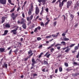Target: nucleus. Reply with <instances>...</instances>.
<instances>
[{
    "label": "nucleus",
    "mask_w": 79,
    "mask_h": 79,
    "mask_svg": "<svg viewBox=\"0 0 79 79\" xmlns=\"http://www.w3.org/2000/svg\"><path fill=\"white\" fill-rule=\"evenodd\" d=\"M33 19V15H31L30 17H27V19L28 21H29L28 22L27 24V26H29L31 24V20Z\"/></svg>",
    "instance_id": "obj_1"
},
{
    "label": "nucleus",
    "mask_w": 79,
    "mask_h": 79,
    "mask_svg": "<svg viewBox=\"0 0 79 79\" xmlns=\"http://www.w3.org/2000/svg\"><path fill=\"white\" fill-rule=\"evenodd\" d=\"M40 12V10L39 8V7L37 6V5H36V6L35 8V14L36 15H38L39 12Z\"/></svg>",
    "instance_id": "obj_2"
},
{
    "label": "nucleus",
    "mask_w": 79,
    "mask_h": 79,
    "mask_svg": "<svg viewBox=\"0 0 79 79\" xmlns=\"http://www.w3.org/2000/svg\"><path fill=\"white\" fill-rule=\"evenodd\" d=\"M18 16V14H16L15 15V13H12L11 15V17L13 19V20H15V19Z\"/></svg>",
    "instance_id": "obj_3"
},
{
    "label": "nucleus",
    "mask_w": 79,
    "mask_h": 79,
    "mask_svg": "<svg viewBox=\"0 0 79 79\" xmlns=\"http://www.w3.org/2000/svg\"><path fill=\"white\" fill-rule=\"evenodd\" d=\"M17 31V29H14L12 30L11 31H10V33H13L14 35H16L17 34V32L16 31Z\"/></svg>",
    "instance_id": "obj_4"
},
{
    "label": "nucleus",
    "mask_w": 79,
    "mask_h": 79,
    "mask_svg": "<svg viewBox=\"0 0 79 79\" xmlns=\"http://www.w3.org/2000/svg\"><path fill=\"white\" fill-rule=\"evenodd\" d=\"M17 23L19 24H23V23H24V19L22 18L20 21V22L19 21V20L17 21Z\"/></svg>",
    "instance_id": "obj_5"
},
{
    "label": "nucleus",
    "mask_w": 79,
    "mask_h": 79,
    "mask_svg": "<svg viewBox=\"0 0 79 79\" xmlns=\"http://www.w3.org/2000/svg\"><path fill=\"white\" fill-rule=\"evenodd\" d=\"M41 27H40V26H38V27H37L36 28H35V29L34 31V32H36V33H37V32H38V30H39V31H40V29H41Z\"/></svg>",
    "instance_id": "obj_6"
},
{
    "label": "nucleus",
    "mask_w": 79,
    "mask_h": 79,
    "mask_svg": "<svg viewBox=\"0 0 79 79\" xmlns=\"http://www.w3.org/2000/svg\"><path fill=\"white\" fill-rule=\"evenodd\" d=\"M0 3L2 5H5L6 3V0H0Z\"/></svg>",
    "instance_id": "obj_7"
},
{
    "label": "nucleus",
    "mask_w": 79,
    "mask_h": 79,
    "mask_svg": "<svg viewBox=\"0 0 79 79\" xmlns=\"http://www.w3.org/2000/svg\"><path fill=\"white\" fill-rule=\"evenodd\" d=\"M71 3H72V1H68L67 4V8H69V7L70 6V5H71Z\"/></svg>",
    "instance_id": "obj_8"
},
{
    "label": "nucleus",
    "mask_w": 79,
    "mask_h": 79,
    "mask_svg": "<svg viewBox=\"0 0 79 79\" xmlns=\"http://www.w3.org/2000/svg\"><path fill=\"white\" fill-rule=\"evenodd\" d=\"M61 0H58V2H59V7H61L62 6H63L64 5V3H63V2H61L60 1H61Z\"/></svg>",
    "instance_id": "obj_9"
},
{
    "label": "nucleus",
    "mask_w": 79,
    "mask_h": 79,
    "mask_svg": "<svg viewBox=\"0 0 79 79\" xmlns=\"http://www.w3.org/2000/svg\"><path fill=\"white\" fill-rule=\"evenodd\" d=\"M38 2L39 3H41L42 2L43 5L45 4V0H38Z\"/></svg>",
    "instance_id": "obj_10"
},
{
    "label": "nucleus",
    "mask_w": 79,
    "mask_h": 79,
    "mask_svg": "<svg viewBox=\"0 0 79 79\" xmlns=\"http://www.w3.org/2000/svg\"><path fill=\"white\" fill-rule=\"evenodd\" d=\"M49 52H47L46 54L44 55V56H46L47 58H49V57H50V56L51 55V54H49ZM48 54H49L48 55Z\"/></svg>",
    "instance_id": "obj_11"
},
{
    "label": "nucleus",
    "mask_w": 79,
    "mask_h": 79,
    "mask_svg": "<svg viewBox=\"0 0 79 79\" xmlns=\"http://www.w3.org/2000/svg\"><path fill=\"white\" fill-rule=\"evenodd\" d=\"M31 61L32 62L31 65L32 66H34V65L36 63V62L35 61V59H34V58H32L31 60Z\"/></svg>",
    "instance_id": "obj_12"
},
{
    "label": "nucleus",
    "mask_w": 79,
    "mask_h": 79,
    "mask_svg": "<svg viewBox=\"0 0 79 79\" xmlns=\"http://www.w3.org/2000/svg\"><path fill=\"white\" fill-rule=\"evenodd\" d=\"M5 19H6V17H3L2 18V21L1 23H3L4 22H5Z\"/></svg>",
    "instance_id": "obj_13"
},
{
    "label": "nucleus",
    "mask_w": 79,
    "mask_h": 79,
    "mask_svg": "<svg viewBox=\"0 0 79 79\" xmlns=\"http://www.w3.org/2000/svg\"><path fill=\"white\" fill-rule=\"evenodd\" d=\"M8 31L7 30H5L4 31V34H2V35H6L8 33Z\"/></svg>",
    "instance_id": "obj_14"
},
{
    "label": "nucleus",
    "mask_w": 79,
    "mask_h": 79,
    "mask_svg": "<svg viewBox=\"0 0 79 79\" xmlns=\"http://www.w3.org/2000/svg\"><path fill=\"white\" fill-rule=\"evenodd\" d=\"M61 45H66V43L64 41H62L60 42Z\"/></svg>",
    "instance_id": "obj_15"
},
{
    "label": "nucleus",
    "mask_w": 79,
    "mask_h": 79,
    "mask_svg": "<svg viewBox=\"0 0 79 79\" xmlns=\"http://www.w3.org/2000/svg\"><path fill=\"white\" fill-rule=\"evenodd\" d=\"M5 27L6 28H10V24L7 23L5 25Z\"/></svg>",
    "instance_id": "obj_16"
},
{
    "label": "nucleus",
    "mask_w": 79,
    "mask_h": 79,
    "mask_svg": "<svg viewBox=\"0 0 79 79\" xmlns=\"http://www.w3.org/2000/svg\"><path fill=\"white\" fill-rule=\"evenodd\" d=\"M32 10H30V9L29 10V11L28 12V15H29L30 16V15H32Z\"/></svg>",
    "instance_id": "obj_17"
},
{
    "label": "nucleus",
    "mask_w": 79,
    "mask_h": 79,
    "mask_svg": "<svg viewBox=\"0 0 79 79\" xmlns=\"http://www.w3.org/2000/svg\"><path fill=\"white\" fill-rule=\"evenodd\" d=\"M22 27L23 29H26V24L23 23L22 25Z\"/></svg>",
    "instance_id": "obj_18"
},
{
    "label": "nucleus",
    "mask_w": 79,
    "mask_h": 79,
    "mask_svg": "<svg viewBox=\"0 0 79 79\" xmlns=\"http://www.w3.org/2000/svg\"><path fill=\"white\" fill-rule=\"evenodd\" d=\"M4 51H5V49L4 48H0V52H4Z\"/></svg>",
    "instance_id": "obj_19"
},
{
    "label": "nucleus",
    "mask_w": 79,
    "mask_h": 79,
    "mask_svg": "<svg viewBox=\"0 0 79 79\" xmlns=\"http://www.w3.org/2000/svg\"><path fill=\"white\" fill-rule=\"evenodd\" d=\"M79 75V73H76L75 74H73V76H78Z\"/></svg>",
    "instance_id": "obj_20"
},
{
    "label": "nucleus",
    "mask_w": 79,
    "mask_h": 79,
    "mask_svg": "<svg viewBox=\"0 0 79 79\" xmlns=\"http://www.w3.org/2000/svg\"><path fill=\"white\" fill-rule=\"evenodd\" d=\"M31 8L30 9V10L33 11V8H34V6H33V5L31 4Z\"/></svg>",
    "instance_id": "obj_21"
},
{
    "label": "nucleus",
    "mask_w": 79,
    "mask_h": 79,
    "mask_svg": "<svg viewBox=\"0 0 79 79\" xmlns=\"http://www.w3.org/2000/svg\"><path fill=\"white\" fill-rule=\"evenodd\" d=\"M3 66H4V67H5V68L6 69L8 67V64H7L4 63V64Z\"/></svg>",
    "instance_id": "obj_22"
},
{
    "label": "nucleus",
    "mask_w": 79,
    "mask_h": 79,
    "mask_svg": "<svg viewBox=\"0 0 79 79\" xmlns=\"http://www.w3.org/2000/svg\"><path fill=\"white\" fill-rule=\"evenodd\" d=\"M73 64L74 65H76V66H79V64L76 62H73Z\"/></svg>",
    "instance_id": "obj_23"
},
{
    "label": "nucleus",
    "mask_w": 79,
    "mask_h": 79,
    "mask_svg": "<svg viewBox=\"0 0 79 79\" xmlns=\"http://www.w3.org/2000/svg\"><path fill=\"white\" fill-rule=\"evenodd\" d=\"M63 40H64V41H68L69 40V39L68 38H65L63 39Z\"/></svg>",
    "instance_id": "obj_24"
},
{
    "label": "nucleus",
    "mask_w": 79,
    "mask_h": 79,
    "mask_svg": "<svg viewBox=\"0 0 79 79\" xmlns=\"http://www.w3.org/2000/svg\"><path fill=\"white\" fill-rule=\"evenodd\" d=\"M71 50V49L70 48H69L67 49L65 51V52H69V51Z\"/></svg>",
    "instance_id": "obj_25"
},
{
    "label": "nucleus",
    "mask_w": 79,
    "mask_h": 79,
    "mask_svg": "<svg viewBox=\"0 0 79 79\" xmlns=\"http://www.w3.org/2000/svg\"><path fill=\"white\" fill-rule=\"evenodd\" d=\"M43 53H44L43 52L41 53L40 54V55H39V56H38V58H40V57H41V56H42V55H43Z\"/></svg>",
    "instance_id": "obj_26"
},
{
    "label": "nucleus",
    "mask_w": 79,
    "mask_h": 79,
    "mask_svg": "<svg viewBox=\"0 0 79 79\" xmlns=\"http://www.w3.org/2000/svg\"><path fill=\"white\" fill-rule=\"evenodd\" d=\"M59 69L60 72H61L63 71V69L61 67H60Z\"/></svg>",
    "instance_id": "obj_27"
},
{
    "label": "nucleus",
    "mask_w": 79,
    "mask_h": 79,
    "mask_svg": "<svg viewBox=\"0 0 79 79\" xmlns=\"http://www.w3.org/2000/svg\"><path fill=\"white\" fill-rule=\"evenodd\" d=\"M49 22H50V20H48V21L45 23V26L47 25V24H48V23H49Z\"/></svg>",
    "instance_id": "obj_28"
},
{
    "label": "nucleus",
    "mask_w": 79,
    "mask_h": 79,
    "mask_svg": "<svg viewBox=\"0 0 79 79\" xmlns=\"http://www.w3.org/2000/svg\"><path fill=\"white\" fill-rule=\"evenodd\" d=\"M52 37H58V35L52 34Z\"/></svg>",
    "instance_id": "obj_29"
},
{
    "label": "nucleus",
    "mask_w": 79,
    "mask_h": 79,
    "mask_svg": "<svg viewBox=\"0 0 79 79\" xmlns=\"http://www.w3.org/2000/svg\"><path fill=\"white\" fill-rule=\"evenodd\" d=\"M58 46H61V44H56L55 46V47H58Z\"/></svg>",
    "instance_id": "obj_30"
},
{
    "label": "nucleus",
    "mask_w": 79,
    "mask_h": 79,
    "mask_svg": "<svg viewBox=\"0 0 79 79\" xmlns=\"http://www.w3.org/2000/svg\"><path fill=\"white\" fill-rule=\"evenodd\" d=\"M44 64H48V62H47V61L45 60L44 61Z\"/></svg>",
    "instance_id": "obj_31"
},
{
    "label": "nucleus",
    "mask_w": 79,
    "mask_h": 79,
    "mask_svg": "<svg viewBox=\"0 0 79 79\" xmlns=\"http://www.w3.org/2000/svg\"><path fill=\"white\" fill-rule=\"evenodd\" d=\"M32 53V51L30 50L28 52V54L29 55V54H31V53Z\"/></svg>",
    "instance_id": "obj_32"
},
{
    "label": "nucleus",
    "mask_w": 79,
    "mask_h": 79,
    "mask_svg": "<svg viewBox=\"0 0 79 79\" xmlns=\"http://www.w3.org/2000/svg\"><path fill=\"white\" fill-rule=\"evenodd\" d=\"M54 50H55V49H54V48H52L50 49L51 52H53Z\"/></svg>",
    "instance_id": "obj_33"
},
{
    "label": "nucleus",
    "mask_w": 79,
    "mask_h": 79,
    "mask_svg": "<svg viewBox=\"0 0 79 79\" xmlns=\"http://www.w3.org/2000/svg\"><path fill=\"white\" fill-rule=\"evenodd\" d=\"M51 37H52L51 35H50L49 36H47L46 37V38H47V39H49Z\"/></svg>",
    "instance_id": "obj_34"
},
{
    "label": "nucleus",
    "mask_w": 79,
    "mask_h": 79,
    "mask_svg": "<svg viewBox=\"0 0 79 79\" xmlns=\"http://www.w3.org/2000/svg\"><path fill=\"white\" fill-rule=\"evenodd\" d=\"M64 65L65 66H66V67H68V64L67 63H65Z\"/></svg>",
    "instance_id": "obj_35"
},
{
    "label": "nucleus",
    "mask_w": 79,
    "mask_h": 79,
    "mask_svg": "<svg viewBox=\"0 0 79 79\" xmlns=\"http://www.w3.org/2000/svg\"><path fill=\"white\" fill-rule=\"evenodd\" d=\"M37 40L38 41H39L41 40V38L40 37H38L37 38Z\"/></svg>",
    "instance_id": "obj_36"
},
{
    "label": "nucleus",
    "mask_w": 79,
    "mask_h": 79,
    "mask_svg": "<svg viewBox=\"0 0 79 79\" xmlns=\"http://www.w3.org/2000/svg\"><path fill=\"white\" fill-rule=\"evenodd\" d=\"M75 45H76V44H72L70 46V47H73Z\"/></svg>",
    "instance_id": "obj_37"
},
{
    "label": "nucleus",
    "mask_w": 79,
    "mask_h": 79,
    "mask_svg": "<svg viewBox=\"0 0 79 79\" xmlns=\"http://www.w3.org/2000/svg\"><path fill=\"white\" fill-rule=\"evenodd\" d=\"M62 36L63 37H64V36H65L66 35V33L64 32L62 34Z\"/></svg>",
    "instance_id": "obj_38"
},
{
    "label": "nucleus",
    "mask_w": 79,
    "mask_h": 79,
    "mask_svg": "<svg viewBox=\"0 0 79 79\" xmlns=\"http://www.w3.org/2000/svg\"><path fill=\"white\" fill-rule=\"evenodd\" d=\"M15 7H14L12 10H11L10 11V13H12L14 11H15Z\"/></svg>",
    "instance_id": "obj_39"
},
{
    "label": "nucleus",
    "mask_w": 79,
    "mask_h": 79,
    "mask_svg": "<svg viewBox=\"0 0 79 79\" xmlns=\"http://www.w3.org/2000/svg\"><path fill=\"white\" fill-rule=\"evenodd\" d=\"M74 49H75V50H76L78 49V47L77 46H75L74 48Z\"/></svg>",
    "instance_id": "obj_40"
},
{
    "label": "nucleus",
    "mask_w": 79,
    "mask_h": 79,
    "mask_svg": "<svg viewBox=\"0 0 79 79\" xmlns=\"http://www.w3.org/2000/svg\"><path fill=\"white\" fill-rule=\"evenodd\" d=\"M53 76V75H49V78H50V79H52V76Z\"/></svg>",
    "instance_id": "obj_41"
},
{
    "label": "nucleus",
    "mask_w": 79,
    "mask_h": 79,
    "mask_svg": "<svg viewBox=\"0 0 79 79\" xmlns=\"http://www.w3.org/2000/svg\"><path fill=\"white\" fill-rule=\"evenodd\" d=\"M53 25H54V26H56V22L55 21V22H54Z\"/></svg>",
    "instance_id": "obj_42"
},
{
    "label": "nucleus",
    "mask_w": 79,
    "mask_h": 79,
    "mask_svg": "<svg viewBox=\"0 0 79 79\" xmlns=\"http://www.w3.org/2000/svg\"><path fill=\"white\" fill-rule=\"evenodd\" d=\"M12 52V50H10L9 53V54L10 55L11 54V52Z\"/></svg>",
    "instance_id": "obj_43"
},
{
    "label": "nucleus",
    "mask_w": 79,
    "mask_h": 79,
    "mask_svg": "<svg viewBox=\"0 0 79 79\" xmlns=\"http://www.w3.org/2000/svg\"><path fill=\"white\" fill-rule=\"evenodd\" d=\"M40 25L41 26H44V24L43 22H41Z\"/></svg>",
    "instance_id": "obj_44"
},
{
    "label": "nucleus",
    "mask_w": 79,
    "mask_h": 79,
    "mask_svg": "<svg viewBox=\"0 0 79 79\" xmlns=\"http://www.w3.org/2000/svg\"><path fill=\"white\" fill-rule=\"evenodd\" d=\"M66 2H67V0H63L62 2L64 4V3H65Z\"/></svg>",
    "instance_id": "obj_45"
},
{
    "label": "nucleus",
    "mask_w": 79,
    "mask_h": 79,
    "mask_svg": "<svg viewBox=\"0 0 79 79\" xmlns=\"http://www.w3.org/2000/svg\"><path fill=\"white\" fill-rule=\"evenodd\" d=\"M29 58V57H27V58H24V61H27V59Z\"/></svg>",
    "instance_id": "obj_46"
},
{
    "label": "nucleus",
    "mask_w": 79,
    "mask_h": 79,
    "mask_svg": "<svg viewBox=\"0 0 79 79\" xmlns=\"http://www.w3.org/2000/svg\"><path fill=\"white\" fill-rule=\"evenodd\" d=\"M18 50L16 49L14 51V52H15L16 54V53L17 52H18Z\"/></svg>",
    "instance_id": "obj_47"
},
{
    "label": "nucleus",
    "mask_w": 79,
    "mask_h": 79,
    "mask_svg": "<svg viewBox=\"0 0 79 79\" xmlns=\"http://www.w3.org/2000/svg\"><path fill=\"white\" fill-rule=\"evenodd\" d=\"M79 52H78V54L77 55L76 58H79Z\"/></svg>",
    "instance_id": "obj_48"
},
{
    "label": "nucleus",
    "mask_w": 79,
    "mask_h": 79,
    "mask_svg": "<svg viewBox=\"0 0 79 79\" xmlns=\"http://www.w3.org/2000/svg\"><path fill=\"white\" fill-rule=\"evenodd\" d=\"M55 45V43H54L53 44L51 45V47H53L54 45Z\"/></svg>",
    "instance_id": "obj_49"
},
{
    "label": "nucleus",
    "mask_w": 79,
    "mask_h": 79,
    "mask_svg": "<svg viewBox=\"0 0 79 79\" xmlns=\"http://www.w3.org/2000/svg\"><path fill=\"white\" fill-rule=\"evenodd\" d=\"M33 77H35V76H37V74L36 73L33 74Z\"/></svg>",
    "instance_id": "obj_50"
},
{
    "label": "nucleus",
    "mask_w": 79,
    "mask_h": 79,
    "mask_svg": "<svg viewBox=\"0 0 79 79\" xmlns=\"http://www.w3.org/2000/svg\"><path fill=\"white\" fill-rule=\"evenodd\" d=\"M22 16L23 18L25 17V15H24V14L23 13H22Z\"/></svg>",
    "instance_id": "obj_51"
},
{
    "label": "nucleus",
    "mask_w": 79,
    "mask_h": 79,
    "mask_svg": "<svg viewBox=\"0 0 79 79\" xmlns=\"http://www.w3.org/2000/svg\"><path fill=\"white\" fill-rule=\"evenodd\" d=\"M20 10V6H19L17 9V11H19V10Z\"/></svg>",
    "instance_id": "obj_52"
},
{
    "label": "nucleus",
    "mask_w": 79,
    "mask_h": 79,
    "mask_svg": "<svg viewBox=\"0 0 79 79\" xmlns=\"http://www.w3.org/2000/svg\"><path fill=\"white\" fill-rule=\"evenodd\" d=\"M60 48H61V47H60V46H58L57 47V50H60Z\"/></svg>",
    "instance_id": "obj_53"
},
{
    "label": "nucleus",
    "mask_w": 79,
    "mask_h": 79,
    "mask_svg": "<svg viewBox=\"0 0 79 79\" xmlns=\"http://www.w3.org/2000/svg\"><path fill=\"white\" fill-rule=\"evenodd\" d=\"M70 17L71 18H74V15H73L72 14H71L70 15Z\"/></svg>",
    "instance_id": "obj_54"
},
{
    "label": "nucleus",
    "mask_w": 79,
    "mask_h": 79,
    "mask_svg": "<svg viewBox=\"0 0 79 79\" xmlns=\"http://www.w3.org/2000/svg\"><path fill=\"white\" fill-rule=\"evenodd\" d=\"M62 17H63L64 21H65V17L64 15H62Z\"/></svg>",
    "instance_id": "obj_55"
},
{
    "label": "nucleus",
    "mask_w": 79,
    "mask_h": 79,
    "mask_svg": "<svg viewBox=\"0 0 79 79\" xmlns=\"http://www.w3.org/2000/svg\"><path fill=\"white\" fill-rule=\"evenodd\" d=\"M58 69H56L55 70V73H57V72H58Z\"/></svg>",
    "instance_id": "obj_56"
},
{
    "label": "nucleus",
    "mask_w": 79,
    "mask_h": 79,
    "mask_svg": "<svg viewBox=\"0 0 79 79\" xmlns=\"http://www.w3.org/2000/svg\"><path fill=\"white\" fill-rule=\"evenodd\" d=\"M8 2L10 4L11 2V0H8Z\"/></svg>",
    "instance_id": "obj_57"
},
{
    "label": "nucleus",
    "mask_w": 79,
    "mask_h": 79,
    "mask_svg": "<svg viewBox=\"0 0 79 79\" xmlns=\"http://www.w3.org/2000/svg\"><path fill=\"white\" fill-rule=\"evenodd\" d=\"M46 12L48 13V8H47L46 9Z\"/></svg>",
    "instance_id": "obj_58"
},
{
    "label": "nucleus",
    "mask_w": 79,
    "mask_h": 79,
    "mask_svg": "<svg viewBox=\"0 0 79 79\" xmlns=\"http://www.w3.org/2000/svg\"><path fill=\"white\" fill-rule=\"evenodd\" d=\"M78 25V24L77 23L76 24L75 26H74V27H77V26Z\"/></svg>",
    "instance_id": "obj_59"
},
{
    "label": "nucleus",
    "mask_w": 79,
    "mask_h": 79,
    "mask_svg": "<svg viewBox=\"0 0 79 79\" xmlns=\"http://www.w3.org/2000/svg\"><path fill=\"white\" fill-rule=\"evenodd\" d=\"M45 69H44L42 70V71L43 72H45L46 71H45Z\"/></svg>",
    "instance_id": "obj_60"
},
{
    "label": "nucleus",
    "mask_w": 79,
    "mask_h": 79,
    "mask_svg": "<svg viewBox=\"0 0 79 79\" xmlns=\"http://www.w3.org/2000/svg\"><path fill=\"white\" fill-rule=\"evenodd\" d=\"M32 55H33V53H31L29 55V56L31 57V56H32Z\"/></svg>",
    "instance_id": "obj_61"
},
{
    "label": "nucleus",
    "mask_w": 79,
    "mask_h": 79,
    "mask_svg": "<svg viewBox=\"0 0 79 79\" xmlns=\"http://www.w3.org/2000/svg\"><path fill=\"white\" fill-rule=\"evenodd\" d=\"M56 0H53V1H52V3H55V2H56Z\"/></svg>",
    "instance_id": "obj_62"
},
{
    "label": "nucleus",
    "mask_w": 79,
    "mask_h": 79,
    "mask_svg": "<svg viewBox=\"0 0 79 79\" xmlns=\"http://www.w3.org/2000/svg\"><path fill=\"white\" fill-rule=\"evenodd\" d=\"M41 12H43L44 11V7H42V10L41 11Z\"/></svg>",
    "instance_id": "obj_63"
},
{
    "label": "nucleus",
    "mask_w": 79,
    "mask_h": 79,
    "mask_svg": "<svg viewBox=\"0 0 79 79\" xmlns=\"http://www.w3.org/2000/svg\"><path fill=\"white\" fill-rule=\"evenodd\" d=\"M26 3H27V1H26L24 2V5H25L26 4Z\"/></svg>",
    "instance_id": "obj_64"
}]
</instances>
